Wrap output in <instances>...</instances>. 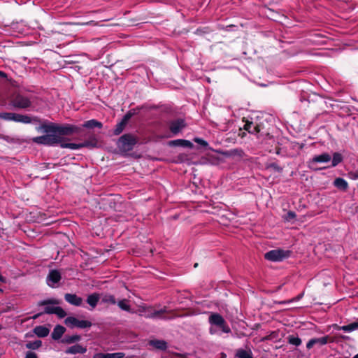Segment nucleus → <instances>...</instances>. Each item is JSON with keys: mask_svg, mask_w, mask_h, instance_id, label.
<instances>
[{"mask_svg": "<svg viewBox=\"0 0 358 358\" xmlns=\"http://www.w3.org/2000/svg\"><path fill=\"white\" fill-rule=\"evenodd\" d=\"M296 215L294 212L293 211H289L287 214V217H286V219L287 220H292L293 219H294L296 217Z\"/></svg>", "mask_w": 358, "mask_h": 358, "instance_id": "nucleus-43", "label": "nucleus"}, {"mask_svg": "<svg viewBox=\"0 0 358 358\" xmlns=\"http://www.w3.org/2000/svg\"><path fill=\"white\" fill-rule=\"evenodd\" d=\"M13 113H0V118L7 121L13 120Z\"/></svg>", "mask_w": 358, "mask_h": 358, "instance_id": "nucleus-40", "label": "nucleus"}, {"mask_svg": "<svg viewBox=\"0 0 358 358\" xmlns=\"http://www.w3.org/2000/svg\"><path fill=\"white\" fill-rule=\"evenodd\" d=\"M287 339L288 343L295 345L296 347L301 345L302 343L301 339L299 336H294L293 334L289 335L287 337Z\"/></svg>", "mask_w": 358, "mask_h": 358, "instance_id": "nucleus-29", "label": "nucleus"}, {"mask_svg": "<svg viewBox=\"0 0 358 358\" xmlns=\"http://www.w3.org/2000/svg\"><path fill=\"white\" fill-rule=\"evenodd\" d=\"M133 116V113L131 112V111H129L128 113H127L123 118L122 119V120L125 122L126 124L128 123L129 120L131 118V117Z\"/></svg>", "mask_w": 358, "mask_h": 358, "instance_id": "nucleus-41", "label": "nucleus"}, {"mask_svg": "<svg viewBox=\"0 0 358 358\" xmlns=\"http://www.w3.org/2000/svg\"><path fill=\"white\" fill-rule=\"evenodd\" d=\"M169 145L170 146H181L189 148H192L194 146L191 141L185 139H176L171 141L169 142Z\"/></svg>", "mask_w": 358, "mask_h": 358, "instance_id": "nucleus-18", "label": "nucleus"}, {"mask_svg": "<svg viewBox=\"0 0 358 358\" xmlns=\"http://www.w3.org/2000/svg\"><path fill=\"white\" fill-rule=\"evenodd\" d=\"M55 311L54 314L57 315L59 318H64L66 315V311L59 306H56Z\"/></svg>", "mask_w": 358, "mask_h": 358, "instance_id": "nucleus-39", "label": "nucleus"}, {"mask_svg": "<svg viewBox=\"0 0 358 358\" xmlns=\"http://www.w3.org/2000/svg\"><path fill=\"white\" fill-rule=\"evenodd\" d=\"M243 129L250 134H257L261 132L262 126L257 124L254 125L252 122L246 120Z\"/></svg>", "mask_w": 358, "mask_h": 358, "instance_id": "nucleus-15", "label": "nucleus"}, {"mask_svg": "<svg viewBox=\"0 0 358 358\" xmlns=\"http://www.w3.org/2000/svg\"><path fill=\"white\" fill-rule=\"evenodd\" d=\"M66 331V328L60 324L56 325L51 334V337L55 341L59 340Z\"/></svg>", "mask_w": 358, "mask_h": 358, "instance_id": "nucleus-16", "label": "nucleus"}, {"mask_svg": "<svg viewBox=\"0 0 358 358\" xmlns=\"http://www.w3.org/2000/svg\"><path fill=\"white\" fill-rule=\"evenodd\" d=\"M59 304V301L57 299H48L46 300L40 301L38 303V306H45L44 310L43 312L37 313L34 315L32 318L33 319H37L41 315L45 313V314H54L55 312V307L56 306H51L50 305H58Z\"/></svg>", "mask_w": 358, "mask_h": 358, "instance_id": "nucleus-5", "label": "nucleus"}, {"mask_svg": "<svg viewBox=\"0 0 358 358\" xmlns=\"http://www.w3.org/2000/svg\"><path fill=\"white\" fill-rule=\"evenodd\" d=\"M352 178L354 180L358 179V171H355L351 173Z\"/></svg>", "mask_w": 358, "mask_h": 358, "instance_id": "nucleus-46", "label": "nucleus"}, {"mask_svg": "<svg viewBox=\"0 0 358 358\" xmlns=\"http://www.w3.org/2000/svg\"><path fill=\"white\" fill-rule=\"evenodd\" d=\"M32 141L37 144L52 146L58 143L59 144L62 141H64V138L53 133H48L45 135L34 137Z\"/></svg>", "mask_w": 358, "mask_h": 358, "instance_id": "nucleus-3", "label": "nucleus"}, {"mask_svg": "<svg viewBox=\"0 0 358 358\" xmlns=\"http://www.w3.org/2000/svg\"><path fill=\"white\" fill-rule=\"evenodd\" d=\"M10 104L15 108L25 109L31 106V101L29 97L20 93H16L11 97Z\"/></svg>", "mask_w": 358, "mask_h": 358, "instance_id": "nucleus-4", "label": "nucleus"}, {"mask_svg": "<svg viewBox=\"0 0 358 358\" xmlns=\"http://www.w3.org/2000/svg\"><path fill=\"white\" fill-rule=\"evenodd\" d=\"M329 341L330 337L329 336H325L320 338H313L309 340V341L307 343L306 348L308 350H310L315 345L318 346H322L326 345Z\"/></svg>", "mask_w": 358, "mask_h": 358, "instance_id": "nucleus-11", "label": "nucleus"}, {"mask_svg": "<svg viewBox=\"0 0 358 358\" xmlns=\"http://www.w3.org/2000/svg\"><path fill=\"white\" fill-rule=\"evenodd\" d=\"M150 345L160 350H166L167 349V343L164 340H151L149 342Z\"/></svg>", "mask_w": 358, "mask_h": 358, "instance_id": "nucleus-20", "label": "nucleus"}, {"mask_svg": "<svg viewBox=\"0 0 358 358\" xmlns=\"http://www.w3.org/2000/svg\"><path fill=\"white\" fill-rule=\"evenodd\" d=\"M101 302L103 303H107V304H111L115 305L116 304L117 301L115 299V297L110 294H105L101 297Z\"/></svg>", "mask_w": 358, "mask_h": 358, "instance_id": "nucleus-28", "label": "nucleus"}, {"mask_svg": "<svg viewBox=\"0 0 358 358\" xmlns=\"http://www.w3.org/2000/svg\"><path fill=\"white\" fill-rule=\"evenodd\" d=\"M117 306L123 310L131 312V306L128 304V301L125 299L119 301Z\"/></svg>", "mask_w": 358, "mask_h": 358, "instance_id": "nucleus-34", "label": "nucleus"}, {"mask_svg": "<svg viewBox=\"0 0 358 358\" xmlns=\"http://www.w3.org/2000/svg\"><path fill=\"white\" fill-rule=\"evenodd\" d=\"M167 310H166V308L164 307V308H162L160 310H155L153 313H152L150 315H149V317L150 318H156V317H160L162 315H163L164 313H166Z\"/></svg>", "mask_w": 358, "mask_h": 358, "instance_id": "nucleus-36", "label": "nucleus"}, {"mask_svg": "<svg viewBox=\"0 0 358 358\" xmlns=\"http://www.w3.org/2000/svg\"><path fill=\"white\" fill-rule=\"evenodd\" d=\"M59 145L62 148H69L71 150H78L80 149V143H65L63 141H61Z\"/></svg>", "mask_w": 358, "mask_h": 358, "instance_id": "nucleus-31", "label": "nucleus"}, {"mask_svg": "<svg viewBox=\"0 0 358 358\" xmlns=\"http://www.w3.org/2000/svg\"><path fill=\"white\" fill-rule=\"evenodd\" d=\"M81 336L80 335L69 336L66 335L62 339V343L64 344H72L80 341Z\"/></svg>", "mask_w": 358, "mask_h": 358, "instance_id": "nucleus-27", "label": "nucleus"}, {"mask_svg": "<svg viewBox=\"0 0 358 358\" xmlns=\"http://www.w3.org/2000/svg\"><path fill=\"white\" fill-rule=\"evenodd\" d=\"M12 118H13L12 121L15 122H21V123H24V124H30L31 122H34L35 117H31L28 115H22V114L13 113V115Z\"/></svg>", "mask_w": 358, "mask_h": 358, "instance_id": "nucleus-13", "label": "nucleus"}, {"mask_svg": "<svg viewBox=\"0 0 358 358\" xmlns=\"http://www.w3.org/2000/svg\"><path fill=\"white\" fill-rule=\"evenodd\" d=\"M64 324L69 328L73 329L74 327L80 329L90 328L92 324L88 320H80L75 317L69 316L64 320Z\"/></svg>", "mask_w": 358, "mask_h": 358, "instance_id": "nucleus-8", "label": "nucleus"}, {"mask_svg": "<svg viewBox=\"0 0 358 358\" xmlns=\"http://www.w3.org/2000/svg\"><path fill=\"white\" fill-rule=\"evenodd\" d=\"M61 279L62 275L59 271L57 269H52L49 271L46 281L49 287H55V284L58 283Z\"/></svg>", "mask_w": 358, "mask_h": 358, "instance_id": "nucleus-10", "label": "nucleus"}, {"mask_svg": "<svg viewBox=\"0 0 358 358\" xmlns=\"http://www.w3.org/2000/svg\"><path fill=\"white\" fill-rule=\"evenodd\" d=\"M210 334H213V329H210Z\"/></svg>", "mask_w": 358, "mask_h": 358, "instance_id": "nucleus-52", "label": "nucleus"}, {"mask_svg": "<svg viewBox=\"0 0 358 358\" xmlns=\"http://www.w3.org/2000/svg\"><path fill=\"white\" fill-rule=\"evenodd\" d=\"M209 322L212 325H215L220 329L224 333H229L231 332V329L229 325L227 324L224 317L219 313H212L209 317Z\"/></svg>", "mask_w": 358, "mask_h": 358, "instance_id": "nucleus-7", "label": "nucleus"}, {"mask_svg": "<svg viewBox=\"0 0 358 358\" xmlns=\"http://www.w3.org/2000/svg\"><path fill=\"white\" fill-rule=\"evenodd\" d=\"M226 357L224 353H222V357Z\"/></svg>", "mask_w": 358, "mask_h": 358, "instance_id": "nucleus-54", "label": "nucleus"}, {"mask_svg": "<svg viewBox=\"0 0 358 358\" xmlns=\"http://www.w3.org/2000/svg\"><path fill=\"white\" fill-rule=\"evenodd\" d=\"M124 354L122 352H115V353H96L94 355L92 358H122L124 357Z\"/></svg>", "mask_w": 358, "mask_h": 358, "instance_id": "nucleus-21", "label": "nucleus"}, {"mask_svg": "<svg viewBox=\"0 0 358 358\" xmlns=\"http://www.w3.org/2000/svg\"><path fill=\"white\" fill-rule=\"evenodd\" d=\"M138 142V138L129 133L120 136L117 144L120 151L127 152L131 151Z\"/></svg>", "mask_w": 358, "mask_h": 358, "instance_id": "nucleus-2", "label": "nucleus"}, {"mask_svg": "<svg viewBox=\"0 0 358 358\" xmlns=\"http://www.w3.org/2000/svg\"><path fill=\"white\" fill-rule=\"evenodd\" d=\"M33 332L39 338L46 337L49 333L50 329L44 325H38L34 328Z\"/></svg>", "mask_w": 358, "mask_h": 358, "instance_id": "nucleus-19", "label": "nucleus"}, {"mask_svg": "<svg viewBox=\"0 0 358 358\" xmlns=\"http://www.w3.org/2000/svg\"><path fill=\"white\" fill-rule=\"evenodd\" d=\"M343 160L342 155L339 152H334L333 154V158L331 162V166L335 167Z\"/></svg>", "mask_w": 358, "mask_h": 358, "instance_id": "nucleus-32", "label": "nucleus"}, {"mask_svg": "<svg viewBox=\"0 0 358 358\" xmlns=\"http://www.w3.org/2000/svg\"><path fill=\"white\" fill-rule=\"evenodd\" d=\"M99 294L98 293H93L89 295L87 298V303L92 308H95L99 301Z\"/></svg>", "mask_w": 358, "mask_h": 358, "instance_id": "nucleus-26", "label": "nucleus"}, {"mask_svg": "<svg viewBox=\"0 0 358 358\" xmlns=\"http://www.w3.org/2000/svg\"><path fill=\"white\" fill-rule=\"evenodd\" d=\"M226 357L224 353H222V357Z\"/></svg>", "mask_w": 358, "mask_h": 358, "instance_id": "nucleus-53", "label": "nucleus"}, {"mask_svg": "<svg viewBox=\"0 0 358 358\" xmlns=\"http://www.w3.org/2000/svg\"><path fill=\"white\" fill-rule=\"evenodd\" d=\"M64 299L69 303L76 306H80L83 303V299L76 294L66 293L64 294Z\"/></svg>", "mask_w": 358, "mask_h": 358, "instance_id": "nucleus-14", "label": "nucleus"}, {"mask_svg": "<svg viewBox=\"0 0 358 358\" xmlns=\"http://www.w3.org/2000/svg\"><path fill=\"white\" fill-rule=\"evenodd\" d=\"M0 292L2 293L3 292V289L0 288Z\"/></svg>", "mask_w": 358, "mask_h": 358, "instance_id": "nucleus-55", "label": "nucleus"}, {"mask_svg": "<svg viewBox=\"0 0 358 358\" xmlns=\"http://www.w3.org/2000/svg\"><path fill=\"white\" fill-rule=\"evenodd\" d=\"M343 331L345 332H351L358 329V322L350 323L348 325H344L341 327Z\"/></svg>", "mask_w": 358, "mask_h": 358, "instance_id": "nucleus-33", "label": "nucleus"}, {"mask_svg": "<svg viewBox=\"0 0 358 358\" xmlns=\"http://www.w3.org/2000/svg\"><path fill=\"white\" fill-rule=\"evenodd\" d=\"M83 127L85 128H87V129H93L95 127L101 129V128H102L103 124L101 122H99L96 120H94V119H92V120L85 121L83 123Z\"/></svg>", "mask_w": 358, "mask_h": 358, "instance_id": "nucleus-24", "label": "nucleus"}, {"mask_svg": "<svg viewBox=\"0 0 358 358\" xmlns=\"http://www.w3.org/2000/svg\"><path fill=\"white\" fill-rule=\"evenodd\" d=\"M194 141L203 147H207L208 145L206 141L199 138H195Z\"/></svg>", "mask_w": 358, "mask_h": 358, "instance_id": "nucleus-42", "label": "nucleus"}, {"mask_svg": "<svg viewBox=\"0 0 358 358\" xmlns=\"http://www.w3.org/2000/svg\"><path fill=\"white\" fill-rule=\"evenodd\" d=\"M34 122L39 123V126L36 127L38 132H43L45 134L53 133L60 137L78 134L81 131L80 127L73 124H56L47 120H42L38 117H35Z\"/></svg>", "mask_w": 358, "mask_h": 358, "instance_id": "nucleus-1", "label": "nucleus"}, {"mask_svg": "<svg viewBox=\"0 0 358 358\" xmlns=\"http://www.w3.org/2000/svg\"><path fill=\"white\" fill-rule=\"evenodd\" d=\"M1 329V327L0 326V330Z\"/></svg>", "mask_w": 358, "mask_h": 358, "instance_id": "nucleus-56", "label": "nucleus"}, {"mask_svg": "<svg viewBox=\"0 0 358 358\" xmlns=\"http://www.w3.org/2000/svg\"><path fill=\"white\" fill-rule=\"evenodd\" d=\"M26 348L29 350H38L42 346V341L41 340H36L34 341H29L25 345Z\"/></svg>", "mask_w": 358, "mask_h": 358, "instance_id": "nucleus-30", "label": "nucleus"}, {"mask_svg": "<svg viewBox=\"0 0 358 358\" xmlns=\"http://www.w3.org/2000/svg\"><path fill=\"white\" fill-rule=\"evenodd\" d=\"M276 153L278 155L280 153V149H278L277 151H276Z\"/></svg>", "mask_w": 358, "mask_h": 358, "instance_id": "nucleus-51", "label": "nucleus"}, {"mask_svg": "<svg viewBox=\"0 0 358 358\" xmlns=\"http://www.w3.org/2000/svg\"><path fill=\"white\" fill-rule=\"evenodd\" d=\"M334 185L342 191H346L348 189V182L342 178H336L334 181Z\"/></svg>", "mask_w": 358, "mask_h": 358, "instance_id": "nucleus-23", "label": "nucleus"}, {"mask_svg": "<svg viewBox=\"0 0 358 358\" xmlns=\"http://www.w3.org/2000/svg\"><path fill=\"white\" fill-rule=\"evenodd\" d=\"M278 335H279L278 331H273L271 332L268 335L264 337L262 339V341H270V340L277 339L278 337Z\"/></svg>", "mask_w": 358, "mask_h": 358, "instance_id": "nucleus-37", "label": "nucleus"}, {"mask_svg": "<svg viewBox=\"0 0 358 358\" xmlns=\"http://www.w3.org/2000/svg\"><path fill=\"white\" fill-rule=\"evenodd\" d=\"M80 148H96L98 145V141L94 136H90L87 140L80 143Z\"/></svg>", "mask_w": 358, "mask_h": 358, "instance_id": "nucleus-22", "label": "nucleus"}, {"mask_svg": "<svg viewBox=\"0 0 358 358\" xmlns=\"http://www.w3.org/2000/svg\"><path fill=\"white\" fill-rule=\"evenodd\" d=\"M0 77L6 78V74L4 72L0 71Z\"/></svg>", "mask_w": 358, "mask_h": 358, "instance_id": "nucleus-48", "label": "nucleus"}, {"mask_svg": "<svg viewBox=\"0 0 358 358\" xmlns=\"http://www.w3.org/2000/svg\"><path fill=\"white\" fill-rule=\"evenodd\" d=\"M333 327H334V329H336V330H342V329H341V327L342 326H339V325H338V324H334V326H333Z\"/></svg>", "mask_w": 358, "mask_h": 358, "instance_id": "nucleus-47", "label": "nucleus"}, {"mask_svg": "<svg viewBox=\"0 0 358 358\" xmlns=\"http://www.w3.org/2000/svg\"><path fill=\"white\" fill-rule=\"evenodd\" d=\"M352 358H358V353L356 355H355Z\"/></svg>", "mask_w": 358, "mask_h": 358, "instance_id": "nucleus-50", "label": "nucleus"}, {"mask_svg": "<svg viewBox=\"0 0 358 358\" xmlns=\"http://www.w3.org/2000/svg\"><path fill=\"white\" fill-rule=\"evenodd\" d=\"M291 252L282 249L272 250L264 254V258L272 262H280L289 257Z\"/></svg>", "mask_w": 358, "mask_h": 358, "instance_id": "nucleus-6", "label": "nucleus"}, {"mask_svg": "<svg viewBox=\"0 0 358 358\" xmlns=\"http://www.w3.org/2000/svg\"><path fill=\"white\" fill-rule=\"evenodd\" d=\"M233 155H237L238 156H241L243 154V151L241 150H233L231 151Z\"/></svg>", "mask_w": 358, "mask_h": 358, "instance_id": "nucleus-45", "label": "nucleus"}, {"mask_svg": "<svg viewBox=\"0 0 358 358\" xmlns=\"http://www.w3.org/2000/svg\"><path fill=\"white\" fill-rule=\"evenodd\" d=\"M266 168L268 169H272L278 173H280L282 171V168L275 162L267 164Z\"/></svg>", "mask_w": 358, "mask_h": 358, "instance_id": "nucleus-38", "label": "nucleus"}, {"mask_svg": "<svg viewBox=\"0 0 358 358\" xmlns=\"http://www.w3.org/2000/svg\"><path fill=\"white\" fill-rule=\"evenodd\" d=\"M87 352V348L85 347H83L80 344H76L73 346L68 348L65 350V353L66 354H84Z\"/></svg>", "mask_w": 358, "mask_h": 358, "instance_id": "nucleus-17", "label": "nucleus"}, {"mask_svg": "<svg viewBox=\"0 0 358 358\" xmlns=\"http://www.w3.org/2000/svg\"><path fill=\"white\" fill-rule=\"evenodd\" d=\"M168 125L170 131L173 134V135L176 136L184 128H185L187 124L185 120L182 118H178L169 121Z\"/></svg>", "mask_w": 358, "mask_h": 358, "instance_id": "nucleus-9", "label": "nucleus"}, {"mask_svg": "<svg viewBox=\"0 0 358 358\" xmlns=\"http://www.w3.org/2000/svg\"><path fill=\"white\" fill-rule=\"evenodd\" d=\"M236 357L238 358H253V354L250 349L239 348L236 350Z\"/></svg>", "mask_w": 358, "mask_h": 358, "instance_id": "nucleus-25", "label": "nucleus"}, {"mask_svg": "<svg viewBox=\"0 0 358 358\" xmlns=\"http://www.w3.org/2000/svg\"><path fill=\"white\" fill-rule=\"evenodd\" d=\"M126 125H127V124L125 122H124L122 120H121L119 123H117L115 125V128L113 131L114 135L117 136V135L120 134L124 129Z\"/></svg>", "mask_w": 358, "mask_h": 358, "instance_id": "nucleus-35", "label": "nucleus"}, {"mask_svg": "<svg viewBox=\"0 0 358 358\" xmlns=\"http://www.w3.org/2000/svg\"><path fill=\"white\" fill-rule=\"evenodd\" d=\"M198 265H199L198 263H195L194 265V267L196 268L198 266Z\"/></svg>", "mask_w": 358, "mask_h": 358, "instance_id": "nucleus-49", "label": "nucleus"}, {"mask_svg": "<svg viewBox=\"0 0 358 358\" xmlns=\"http://www.w3.org/2000/svg\"><path fill=\"white\" fill-rule=\"evenodd\" d=\"M25 358H38V356L34 352L27 351L25 355Z\"/></svg>", "mask_w": 358, "mask_h": 358, "instance_id": "nucleus-44", "label": "nucleus"}, {"mask_svg": "<svg viewBox=\"0 0 358 358\" xmlns=\"http://www.w3.org/2000/svg\"><path fill=\"white\" fill-rule=\"evenodd\" d=\"M331 158V155L327 152H324L320 155H315L308 162L309 167H311V164H313L329 162Z\"/></svg>", "mask_w": 358, "mask_h": 358, "instance_id": "nucleus-12", "label": "nucleus"}]
</instances>
